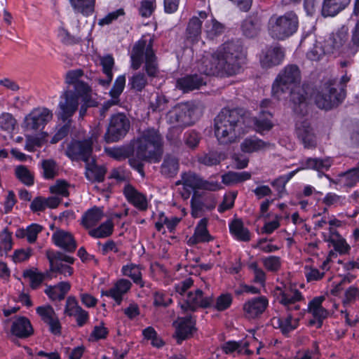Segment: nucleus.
I'll use <instances>...</instances> for the list:
<instances>
[{
  "instance_id": "cd10ccee",
  "label": "nucleus",
  "mask_w": 359,
  "mask_h": 359,
  "mask_svg": "<svg viewBox=\"0 0 359 359\" xmlns=\"http://www.w3.org/2000/svg\"><path fill=\"white\" fill-rule=\"evenodd\" d=\"M206 81L201 75L194 74L179 79L177 81V86L184 93L199 88L205 85Z\"/></svg>"
},
{
  "instance_id": "a19ab883",
  "label": "nucleus",
  "mask_w": 359,
  "mask_h": 359,
  "mask_svg": "<svg viewBox=\"0 0 359 359\" xmlns=\"http://www.w3.org/2000/svg\"><path fill=\"white\" fill-rule=\"evenodd\" d=\"M86 163V176L87 179L92 182H102L106 173L104 167L98 166L94 163Z\"/></svg>"
},
{
  "instance_id": "2f4dec72",
  "label": "nucleus",
  "mask_w": 359,
  "mask_h": 359,
  "mask_svg": "<svg viewBox=\"0 0 359 359\" xmlns=\"http://www.w3.org/2000/svg\"><path fill=\"white\" fill-rule=\"evenodd\" d=\"M350 4L348 0H324L322 6L323 16H334Z\"/></svg>"
},
{
  "instance_id": "ea45409f",
  "label": "nucleus",
  "mask_w": 359,
  "mask_h": 359,
  "mask_svg": "<svg viewBox=\"0 0 359 359\" xmlns=\"http://www.w3.org/2000/svg\"><path fill=\"white\" fill-rule=\"evenodd\" d=\"M202 180L203 179H201L197 174L189 172L183 173L182 175L181 180L177 182L176 184H182L185 187H189L191 189H201Z\"/></svg>"
},
{
  "instance_id": "e2e57ef3",
  "label": "nucleus",
  "mask_w": 359,
  "mask_h": 359,
  "mask_svg": "<svg viewBox=\"0 0 359 359\" xmlns=\"http://www.w3.org/2000/svg\"><path fill=\"white\" fill-rule=\"evenodd\" d=\"M248 267L254 273V282L264 285L266 281V273L262 269L259 267L257 262L250 263Z\"/></svg>"
},
{
  "instance_id": "49530a36",
  "label": "nucleus",
  "mask_w": 359,
  "mask_h": 359,
  "mask_svg": "<svg viewBox=\"0 0 359 359\" xmlns=\"http://www.w3.org/2000/svg\"><path fill=\"white\" fill-rule=\"evenodd\" d=\"M46 257L50 263V267L65 262L68 264H73L74 258L60 252L53 250L46 251Z\"/></svg>"
},
{
  "instance_id": "5fc2aeb1",
  "label": "nucleus",
  "mask_w": 359,
  "mask_h": 359,
  "mask_svg": "<svg viewBox=\"0 0 359 359\" xmlns=\"http://www.w3.org/2000/svg\"><path fill=\"white\" fill-rule=\"evenodd\" d=\"M233 302L232 295L229 293L222 294L216 299L214 308L218 311H223L229 309Z\"/></svg>"
},
{
  "instance_id": "338daca9",
  "label": "nucleus",
  "mask_w": 359,
  "mask_h": 359,
  "mask_svg": "<svg viewBox=\"0 0 359 359\" xmlns=\"http://www.w3.org/2000/svg\"><path fill=\"white\" fill-rule=\"evenodd\" d=\"M36 311L44 323L51 320V318L56 316L53 308L50 305L38 306L36 309Z\"/></svg>"
},
{
  "instance_id": "69168bd1",
  "label": "nucleus",
  "mask_w": 359,
  "mask_h": 359,
  "mask_svg": "<svg viewBox=\"0 0 359 359\" xmlns=\"http://www.w3.org/2000/svg\"><path fill=\"white\" fill-rule=\"evenodd\" d=\"M126 83V77L123 75H121L116 79L113 88L109 92L111 97L119 99V96L122 93Z\"/></svg>"
},
{
  "instance_id": "a18cd8bd",
  "label": "nucleus",
  "mask_w": 359,
  "mask_h": 359,
  "mask_svg": "<svg viewBox=\"0 0 359 359\" xmlns=\"http://www.w3.org/2000/svg\"><path fill=\"white\" fill-rule=\"evenodd\" d=\"M47 136V133H41V134L36 135H26L25 149L30 152L34 151L36 147H40L42 146Z\"/></svg>"
},
{
  "instance_id": "aec40b11",
  "label": "nucleus",
  "mask_w": 359,
  "mask_h": 359,
  "mask_svg": "<svg viewBox=\"0 0 359 359\" xmlns=\"http://www.w3.org/2000/svg\"><path fill=\"white\" fill-rule=\"evenodd\" d=\"M285 53L280 46H270L262 51L260 63L264 68H270L280 65Z\"/></svg>"
},
{
  "instance_id": "6e6d98bb",
  "label": "nucleus",
  "mask_w": 359,
  "mask_h": 359,
  "mask_svg": "<svg viewBox=\"0 0 359 359\" xmlns=\"http://www.w3.org/2000/svg\"><path fill=\"white\" fill-rule=\"evenodd\" d=\"M262 264L269 271L277 272L281 266L280 258L278 256H269L262 259Z\"/></svg>"
},
{
  "instance_id": "423d86ee",
  "label": "nucleus",
  "mask_w": 359,
  "mask_h": 359,
  "mask_svg": "<svg viewBox=\"0 0 359 359\" xmlns=\"http://www.w3.org/2000/svg\"><path fill=\"white\" fill-rule=\"evenodd\" d=\"M154 36L151 34L142 35L136 43V69L141 64L142 56L145 57L144 69L149 76L155 77L158 73L156 57L153 50Z\"/></svg>"
},
{
  "instance_id": "bf43d9fd",
  "label": "nucleus",
  "mask_w": 359,
  "mask_h": 359,
  "mask_svg": "<svg viewBox=\"0 0 359 359\" xmlns=\"http://www.w3.org/2000/svg\"><path fill=\"white\" fill-rule=\"evenodd\" d=\"M58 37L60 41L67 46L77 44L81 41V38L73 35L63 27L58 29Z\"/></svg>"
},
{
  "instance_id": "37998d69",
  "label": "nucleus",
  "mask_w": 359,
  "mask_h": 359,
  "mask_svg": "<svg viewBox=\"0 0 359 359\" xmlns=\"http://www.w3.org/2000/svg\"><path fill=\"white\" fill-rule=\"evenodd\" d=\"M134 151V144L131 141L130 144L110 149L108 151V154L115 159L121 160L130 157L133 154Z\"/></svg>"
},
{
  "instance_id": "b1692460",
  "label": "nucleus",
  "mask_w": 359,
  "mask_h": 359,
  "mask_svg": "<svg viewBox=\"0 0 359 359\" xmlns=\"http://www.w3.org/2000/svg\"><path fill=\"white\" fill-rule=\"evenodd\" d=\"M11 331L13 335L21 339L27 338L34 333V329L29 320L24 316H18L15 318Z\"/></svg>"
},
{
  "instance_id": "09e8293b",
  "label": "nucleus",
  "mask_w": 359,
  "mask_h": 359,
  "mask_svg": "<svg viewBox=\"0 0 359 359\" xmlns=\"http://www.w3.org/2000/svg\"><path fill=\"white\" fill-rule=\"evenodd\" d=\"M183 140L186 147L194 150L198 147L201 140V135L194 130H188L184 134Z\"/></svg>"
},
{
  "instance_id": "0e129e2a",
  "label": "nucleus",
  "mask_w": 359,
  "mask_h": 359,
  "mask_svg": "<svg viewBox=\"0 0 359 359\" xmlns=\"http://www.w3.org/2000/svg\"><path fill=\"white\" fill-rule=\"evenodd\" d=\"M12 236L7 229H4L0 233V249L6 255L12 249Z\"/></svg>"
},
{
  "instance_id": "ddd939ff",
  "label": "nucleus",
  "mask_w": 359,
  "mask_h": 359,
  "mask_svg": "<svg viewBox=\"0 0 359 359\" xmlns=\"http://www.w3.org/2000/svg\"><path fill=\"white\" fill-rule=\"evenodd\" d=\"M53 118L52 111L47 108H36L24 119L23 128L26 131L36 132L43 129Z\"/></svg>"
},
{
  "instance_id": "c85d7f7f",
  "label": "nucleus",
  "mask_w": 359,
  "mask_h": 359,
  "mask_svg": "<svg viewBox=\"0 0 359 359\" xmlns=\"http://www.w3.org/2000/svg\"><path fill=\"white\" fill-rule=\"evenodd\" d=\"M192 215H195L201 211L211 210L215 208V202L211 197H203L194 192L191 199Z\"/></svg>"
},
{
  "instance_id": "e433bc0d",
  "label": "nucleus",
  "mask_w": 359,
  "mask_h": 359,
  "mask_svg": "<svg viewBox=\"0 0 359 359\" xmlns=\"http://www.w3.org/2000/svg\"><path fill=\"white\" fill-rule=\"evenodd\" d=\"M95 0H69L73 10L76 13L88 16L94 12Z\"/></svg>"
},
{
  "instance_id": "7ed1b4c3",
  "label": "nucleus",
  "mask_w": 359,
  "mask_h": 359,
  "mask_svg": "<svg viewBox=\"0 0 359 359\" xmlns=\"http://www.w3.org/2000/svg\"><path fill=\"white\" fill-rule=\"evenodd\" d=\"M245 111L241 108H223L214 119V131L221 144L236 142L244 123Z\"/></svg>"
},
{
  "instance_id": "c03bdc74",
  "label": "nucleus",
  "mask_w": 359,
  "mask_h": 359,
  "mask_svg": "<svg viewBox=\"0 0 359 359\" xmlns=\"http://www.w3.org/2000/svg\"><path fill=\"white\" fill-rule=\"evenodd\" d=\"M100 64L102 67L103 72L106 74L107 79L106 81L100 80V83L103 86L109 85L113 78L112 68L114 65V60L111 55H107L100 57Z\"/></svg>"
},
{
  "instance_id": "c756f323",
  "label": "nucleus",
  "mask_w": 359,
  "mask_h": 359,
  "mask_svg": "<svg viewBox=\"0 0 359 359\" xmlns=\"http://www.w3.org/2000/svg\"><path fill=\"white\" fill-rule=\"evenodd\" d=\"M70 288L71 285L69 282L62 281L55 285H47L44 292L50 300L60 301L65 298Z\"/></svg>"
},
{
  "instance_id": "4d7b16f0",
  "label": "nucleus",
  "mask_w": 359,
  "mask_h": 359,
  "mask_svg": "<svg viewBox=\"0 0 359 359\" xmlns=\"http://www.w3.org/2000/svg\"><path fill=\"white\" fill-rule=\"evenodd\" d=\"M198 161L206 166H212L219 164L221 162V158L218 153L212 151L199 156Z\"/></svg>"
},
{
  "instance_id": "864d4df0",
  "label": "nucleus",
  "mask_w": 359,
  "mask_h": 359,
  "mask_svg": "<svg viewBox=\"0 0 359 359\" xmlns=\"http://www.w3.org/2000/svg\"><path fill=\"white\" fill-rule=\"evenodd\" d=\"M324 241L331 243L334 250L340 254H346L350 250V246L341 236L339 238H325Z\"/></svg>"
},
{
  "instance_id": "4468645a",
  "label": "nucleus",
  "mask_w": 359,
  "mask_h": 359,
  "mask_svg": "<svg viewBox=\"0 0 359 359\" xmlns=\"http://www.w3.org/2000/svg\"><path fill=\"white\" fill-rule=\"evenodd\" d=\"M268 306L269 300L265 296L252 297L243 304V315L248 320L259 318Z\"/></svg>"
},
{
  "instance_id": "680f3d73",
  "label": "nucleus",
  "mask_w": 359,
  "mask_h": 359,
  "mask_svg": "<svg viewBox=\"0 0 359 359\" xmlns=\"http://www.w3.org/2000/svg\"><path fill=\"white\" fill-rule=\"evenodd\" d=\"M81 307L77 299L74 296H69L65 302L64 314L72 317Z\"/></svg>"
},
{
  "instance_id": "f03ea898",
  "label": "nucleus",
  "mask_w": 359,
  "mask_h": 359,
  "mask_svg": "<svg viewBox=\"0 0 359 359\" xmlns=\"http://www.w3.org/2000/svg\"><path fill=\"white\" fill-rule=\"evenodd\" d=\"M245 60L246 53L241 43L231 41L218 48L212 54L211 62L204 60L205 67L200 71L206 76H233L240 72Z\"/></svg>"
},
{
  "instance_id": "603ef678",
  "label": "nucleus",
  "mask_w": 359,
  "mask_h": 359,
  "mask_svg": "<svg viewBox=\"0 0 359 359\" xmlns=\"http://www.w3.org/2000/svg\"><path fill=\"white\" fill-rule=\"evenodd\" d=\"M296 171H292L285 175L280 176L271 182V185L277 190L280 196L285 191V185L294 175Z\"/></svg>"
},
{
  "instance_id": "4c0bfd02",
  "label": "nucleus",
  "mask_w": 359,
  "mask_h": 359,
  "mask_svg": "<svg viewBox=\"0 0 359 359\" xmlns=\"http://www.w3.org/2000/svg\"><path fill=\"white\" fill-rule=\"evenodd\" d=\"M179 169V162L176 157L167 155L161 166V173L168 177L175 176Z\"/></svg>"
},
{
  "instance_id": "de8ad7c7",
  "label": "nucleus",
  "mask_w": 359,
  "mask_h": 359,
  "mask_svg": "<svg viewBox=\"0 0 359 359\" xmlns=\"http://www.w3.org/2000/svg\"><path fill=\"white\" fill-rule=\"evenodd\" d=\"M113 231V224L111 221L107 220L102 223L100 226L89 231V235L93 238H105L111 235Z\"/></svg>"
},
{
  "instance_id": "c9c22d12",
  "label": "nucleus",
  "mask_w": 359,
  "mask_h": 359,
  "mask_svg": "<svg viewBox=\"0 0 359 359\" xmlns=\"http://www.w3.org/2000/svg\"><path fill=\"white\" fill-rule=\"evenodd\" d=\"M202 22L198 17H193L190 19L187 30V39L192 43L199 40L201 34Z\"/></svg>"
},
{
  "instance_id": "dca6fc26",
  "label": "nucleus",
  "mask_w": 359,
  "mask_h": 359,
  "mask_svg": "<svg viewBox=\"0 0 359 359\" xmlns=\"http://www.w3.org/2000/svg\"><path fill=\"white\" fill-rule=\"evenodd\" d=\"M213 304L212 297H203V292L201 290L197 289L195 292H189L187 294L186 301L181 304V309L184 311H195L198 308H208Z\"/></svg>"
},
{
  "instance_id": "f8f14e48",
  "label": "nucleus",
  "mask_w": 359,
  "mask_h": 359,
  "mask_svg": "<svg viewBox=\"0 0 359 359\" xmlns=\"http://www.w3.org/2000/svg\"><path fill=\"white\" fill-rule=\"evenodd\" d=\"M80 97V95L71 90H67L62 93L58 104L57 117L59 119L63 122L71 120L72 116L79 109Z\"/></svg>"
},
{
  "instance_id": "052dcab7",
  "label": "nucleus",
  "mask_w": 359,
  "mask_h": 359,
  "mask_svg": "<svg viewBox=\"0 0 359 359\" xmlns=\"http://www.w3.org/2000/svg\"><path fill=\"white\" fill-rule=\"evenodd\" d=\"M325 54H329L325 50V45L316 43L307 52L306 56L311 60L318 61Z\"/></svg>"
},
{
  "instance_id": "8fccbe9b",
  "label": "nucleus",
  "mask_w": 359,
  "mask_h": 359,
  "mask_svg": "<svg viewBox=\"0 0 359 359\" xmlns=\"http://www.w3.org/2000/svg\"><path fill=\"white\" fill-rule=\"evenodd\" d=\"M15 173L18 179L25 185L30 186L34 184V175L26 166H17L15 169Z\"/></svg>"
},
{
  "instance_id": "774afa93",
  "label": "nucleus",
  "mask_w": 359,
  "mask_h": 359,
  "mask_svg": "<svg viewBox=\"0 0 359 359\" xmlns=\"http://www.w3.org/2000/svg\"><path fill=\"white\" fill-rule=\"evenodd\" d=\"M155 8V0H144L141 2L139 14L143 18H149L154 11Z\"/></svg>"
},
{
  "instance_id": "393cba45",
  "label": "nucleus",
  "mask_w": 359,
  "mask_h": 359,
  "mask_svg": "<svg viewBox=\"0 0 359 359\" xmlns=\"http://www.w3.org/2000/svg\"><path fill=\"white\" fill-rule=\"evenodd\" d=\"M208 219H201L196 225L194 235L188 241L189 245H196L200 243L210 242L213 240V237L209 233L207 229Z\"/></svg>"
},
{
  "instance_id": "f3484780",
  "label": "nucleus",
  "mask_w": 359,
  "mask_h": 359,
  "mask_svg": "<svg viewBox=\"0 0 359 359\" xmlns=\"http://www.w3.org/2000/svg\"><path fill=\"white\" fill-rule=\"evenodd\" d=\"M333 164V159L331 157L325 158H306L300 162L301 167L299 170H313L318 172L319 177L323 175L327 177L330 182L332 179L328 175L324 173L327 171Z\"/></svg>"
},
{
  "instance_id": "6ab92c4d",
  "label": "nucleus",
  "mask_w": 359,
  "mask_h": 359,
  "mask_svg": "<svg viewBox=\"0 0 359 359\" xmlns=\"http://www.w3.org/2000/svg\"><path fill=\"white\" fill-rule=\"evenodd\" d=\"M53 243L65 252H73L76 248V242L73 235L65 230L57 229L52 235Z\"/></svg>"
},
{
  "instance_id": "a211bd4d",
  "label": "nucleus",
  "mask_w": 359,
  "mask_h": 359,
  "mask_svg": "<svg viewBox=\"0 0 359 359\" xmlns=\"http://www.w3.org/2000/svg\"><path fill=\"white\" fill-rule=\"evenodd\" d=\"M175 327V337L177 344H181L182 341L191 336L195 330L196 320L192 316H187L184 318H179L177 320L173 323Z\"/></svg>"
},
{
  "instance_id": "6e6552de",
  "label": "nucleus",
  "mask_w": 359,
  "mask_h": 359,
  "mask_svg": "<svg viewBox=\"0 0 359 359\" xmlns=\"http://www.w3.org/2000/svg\"><path fill=\"white\" fill-rule=\"evenodd\" d=\"M100 135L101 129L97 127L92 130L89 138L83 141H72L67 148V156L72 160L81 159L85 162H88L92 152V145Z\"/></svg>"
},
{
  "instance_id": "79ce46f5",
  "label": "nucleus",
  "mask_w": 359,
  "mask_h": 359,
  "mask_svg": "<svg viewBox=\"0 0 359 359\" xmlns=\"http://www.w3.org/2000/svg\"><path fill=\"white\" fill-rule=\"evenodd\" d=\"M331 182L335 184H341L347 187H352L359 182V179L353 168L345 172L339 174L336 180L332 179Z\"/></svg>"
},
{
  "instance_id": "0eeeda50",
  "label": "nucleus",
  "mask_w": 359,
  "mask_h": 359,
  "mask_svg": "<svg viewBox=\"0 0 359 359\" xmlns=\"http://www.w3.org/2000/svg\"><path fill=\"white\" fill-rule=\"evenodd\" d=\"M345 97L344 89L342 88L340 91H338L334 82L329 81L324 83L320 90L315 94L314 101L318 108L330 110L338 106Z\"/></svg>"
},
{
  "instance_id": "72a5a7b5",
  "label": "nucleus",
  "mask_w": 359,
  "mask_h": 359,
  "mask_svg": "<svg viewBox=\"0 0 359 359\" xmlns=\"http://www.w3.org/2000/svg\"><path fill=\"white\" fill-rule=\"evenodd\" d=\"M103 212L99 208H93L82 216L81 223L86 229L95 226L103 217Z\"/></svg>"
},
{
  "instance_id": "20e7f679",
  "label": "nucleus",
  "mask_w": 359,
  "mask_h": 359,
  "mask_svg": "<svg viewBox=\"0 0 359 359\" xmlns=\"http://www.w3.org/2000/svg\"><path fill=\"white\" fill-rule=\"evenodd\" d=\"M163 154V137L158 130H144L136 140V158L147 162H160Z\"/></svg>"
},
{
  "instance_id": "f257e3e1",
  "label": "nucleus",
  "mask_w": 359,
  "mask_h": 359,
  "mask_svg": "<svg viewBox=\"0 0 359 359\" xmlns=\"http://www.w3.org/2000/svg\"><path fill=\"white\" fill-rule=\"evenodd\" d=\"M301 81V72L297 65H287L278 74L272 85V96L282 100L290 95L293 111L300 116L308 113L307 93L304 87L297 86Z\"/></svg>"
},
{
  "instance_id": "13d9d810",
  "label": "nucleus",
  "mask_w": 359,
  "mask_h": 359,
  "mask_svg": "<svg viewBox=\"0 0 359 359\" xmlns=\"http://www.w3.org/2000/svg\"><path fill=\"white\" fill-rule=\"evenodd\" d=\"M16 121L13 116L9 113H2L0 114V128L8 133L14 130Z\"/></svg>"
},
{
  "instance_id": "4be33fe9",
  "label": "nucleus",
  "mask_w": 359,
  "mask_h": 359,
  "mask_svg": "<svg viewBox=\"0 0 359 359\" xmlns=\"http://www.w3.org/2000/svg\"><path fill=\"white\" fill-rule=\"evenodd\" d=\"M348 39L347 29L344 27L332 32L324 41L326 51L330 54L334 53L345 44Z\"/></svg>"
},
{
  "instance_id": "2eb2a0df",
  "label": "nucleus",
  "mask_w": 359,
  "mask_h": 359,
  "mask_svg": "<svg viewBox=\"0 0 359 359\" xmlns=\"http://www.w3.org/2000/svg\"><path fill=\"white\" fill-rule=\"evenodd\" d=\"M296 135L299 141L307 149H315L317 147V137L310 123L304 120L296 124Z\"/></svg>"
},
{
  "instance_id": "3c124183",
  "label": "nucleus",
  "mask_w": 359,
  "mask_h": 359,
  "mask_svg": "<svg viewBox=\"0 0 359 359\" xmlns=\"http://www.w3.org/2000/svg\"><path fill=\"white\" fill-rule=\"evenodd\" d=\"M43 175L46 179H53L57 175V166L55 161L52 159L43 160L41 162Z\"/></svg>"
},
{
  "instance_id": "f704fd0d",
  "label": "nucleus",
  "mask_w": 359,
  "mask_h": 359,
  "mask_svg": "<svg viewBox=\"0 0 359 359\" xmlns=\"http://www.w3.org/2000/svg\"><path fill=\"white\" fill-rule=\"evenodd\" d=\"M269 144L257 137H250L245 138L242 142L241 149L245 153H252L265 149Z\"/></svg>"
},
{
  "instance_id": "412c9836",
  "label": "nucleus",
  "mask_w": 359,
  "mask_h": 359,
  "mask_svg": "<svg viewBox=\"0 0 359 359\" xmlns=\"http://www.w3.org/2000/svg\"><path fill=\"white\" fill-rule=\"evenodd\" d=\"M299 318L294 312H287V314L280 317H274L272 319L273 325L279 328L283 334L287 335L299 326Z\"/></svg>"
},
{
  "instance_id": "58836bf2",
  "label": "nucleus",
  "mask_w": 359,
  "mask_h": 359,
  "mask_svg": "<svg viewBox=\"0 0 359 359\" xmlns=\"http://www.w3.org/2000/svg\"><path fill=\"white\" fill-rule=\"evenodd\" d=\"M251 178V173L249 172H232L229 171L222 176V182L230 186L234 184L245 182Z\"/></svg>"
},
{
  "instance_id": "7c9ffc66",
  "label": "nucleus",
  "mask_w": 359,
  "mask_h": 359,
  "mask_svg": "<svg viewBox=\"0 0 359 359\" xmlns=\"http://www.w3.org/2000/svg\"><path fill=\"white\" fill-rule=\"evenodd\" d=\"M23 277L29 280V286L33 290L38 289L46 278H52L50 271L41 273L36 269L25 270Z\"/></svg>"
},
{
  "instance_id": "a878e982",
  "label": "nucleus",
  "mask_w": 359,
  "mask_h": 359,
  "mask_svg": "<svg viewBox=\"0 0 359 359\" xmlns=\"http://www.w3.org/2000/svg\"><path fill=\"white\" fill-rule=\"evenodd\" d=\"M131 287V283L126 279L118 280L109 290L102 291V295L112 298L118 304L122 301V297Z\"/></svg>"
},
{
  "instance_id": "5701e85b",
  "label": "nucleus",
  "mask_w": 359,
  "mask_h": 359,
  "mask_svg": "<svg viewBox=\"0 0 359 359\" xmlns=\"http://www.w3.org/2000/svg\"><path fill=\"white\" fill-rule=\"evenodd\" d=\"M83 76V72L81 69L71 70L66 74V83L74 86L76 93L79 95H86V93H91L89 86L81 80Z\"/></svg>"
},
{
  "instance_id": "bb28decb",
  "label": "nucleus",
  "mask_w": 359,
  "mask_h": 359,
  "mask_svg": "<svg viewBox=\"0 0 359 359\" xmlns=\"http://www.w3.org/2000/svg\"><path fill=\"white\" fill-rule=\"evenodd\" d=\"M262 27V20L257 15H249L242 22L241 30L248 38L257 36Z\"/></svg>"
},
{
  "instance_id": "1a4fd4ad",
  "label": "nucleus",
  "mask_w": 359,
  "mask_h": 359,
  "mask_svg": "<svg viewBox=\"0 0 359 359\" xmlns=\"http://www.w3.org/2000/svg\"><path fill=\"white\" fill-rule=\"evenodd\" d=\"M277 302L280 304L287 312H296L300 310V303L304 297L294 286H285L283 288L276 287Z\"/></svg>"
},
{
  "instance_id": "9b49d317",
  "label": "nucleus",
  "mask_w": 359,
  "mask_h": 359,
  "mask_svg": "<svg viewBox=\"0 0 359 359\" xmlns=\"http://www.w3.org/2000/svg\"><path fill=\"white\" fill-rule=\"evenodd\" d=\"M194 109L187 103H180L175 106L167 114L169 123L174 127L184 128L194 123Z\"/></svg>"
},
{
  "instance_id": "9d476101",
  "label": "nucleus",
  "mask_w": 359,
  "mask_h": 359,
  "mask_svg": "<svg viewBox=\"0 0 359 359\" xmlns=\"http://www.w3.org/2000/svg\"><path fill=\"white\" fill-rule=\"evenodd\" d=\"M130 128V121L126 116L118 113L111 116L104 140L107 143L116 142L123 138Z\"/></svg>"
},
{
  "instance_id": "473e14b6",
  "label": "nucleus",
  "mask_w": 359,
  "mask_h": 359,
  "mask_svg": "<svg viewBox=\"0 0 359 359\" xmlns=\"http://www.w3.org/2000/svg\"><path fill=\"white\" fill-rule=\"evenodd\" d=\"M229 231L238 241L248 242L250 240V233L249 230L244 226L241 219H233L229 224Z\"/></svg>"
},
{
  "instance_id": "39448f33",
  "label": "nucleus",
  "mask_w": 359,
  "mask_h": 359,
  "mask_svg": "<svg viewBox=\"0 0 359 359\" xmlns=\"http://www.w3.org/2000/svg\"><path fill=\"white\" fill-rule=\"evenodd\" d=\"M299 19L294 11L282 15H273L268 22V33L273 39L283 41L292 36L298 29Z\"/></svg>"
}]
</instances>
